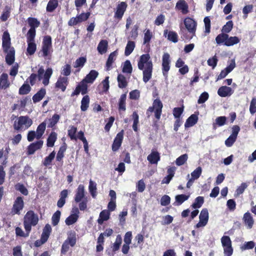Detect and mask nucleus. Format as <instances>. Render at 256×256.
I'll return each instance as SVG.
<instances>
[{
  "label": "nucleus",
  "mask_w": 256,
  "mask_h": 256,
  "mask_svg": "<svg viewBox=\"0 0 256 256\" xmlns=\"http://www.w3.org/2000/svg\"><path fill=\"white\" fill-rule=\"evenodd\" d=\"M149 54H142L138 62V66L140 70H143V81L147 82L152 78V62Z\"/></svg>",
  "instance_id": "f257e3e1"
},
{
  "label": "nucleus",
  "mask_w": 256,
  "mask_h": 256,
  "mask_svg": "<svg viewBox=\"0 0 256 256\" xmlns=\"http://www.w3.org/2000/svg\"><path fill=\"white\" fill-rule=\"evenodd\" d=\"M98 73L96 70H91L85 78L83 79L76 86L75 90L72 92L71 96H78L80 92L82 95L88 92L87 83H92L98 76Z\"/></svg>",
  "instance_id": "f03ea898"
},
{
  "label": "nucleus",
  "mask_w": 256,
  "mask_h": 256,
  "mask_svg": "<svg viewBox=\"0 0 256 256\" xmlns=\"http://www.w3.org/2000/svg\"><path fill=\"white\" fill-rule=\"evenodd\" d=\"M76 203H78V208L80 210L84 211L87 208L88 202V197L85 195L84 186L83 184H80L76 191L74 198Z\"/></svg>",
  "instance_id": "7ed1b4c3"
},
{
  "label": "nucleus",
  "mask_w": 256,
  "mask_h": 256,
  "mask_svg": "<svg viewBox=\"0 0 256 256\" xmlns=\"http://www.w3.org/2000/svg\"><path fill=\"white\" fill-rule=\"evenodd\" d=\"M38 222V216L33 210H30L27 212L24 218V226L26 232H27V236H29L32 226H36Z\"/></svg>",
  "instance_id": "20e7f679"
},
{
  "label": "nucleus",
  "mask_w": 256,
  "mask_h": 256,
  "mask_svg": "<svg viewBox=\"0 0 256 256\" xmlns=\"http://www.w3.org/2000/svg\"><path fill=\"white\" fill-rule=\"evenodd\" d=\"M32 123V120L28 116H20L18 118V121H14L13 126L16 130H25L28 129Z\"/></svg>",
  "instance_id": "39448f33"
},
{
  "label": "nucleus",
  "mask_w": 256,
  "mask_h": 256,
  "mask_svg": "<svg viewBox=\"0 0 256 256\" xmlns=\"http://www.w3.org/2000/svg\"><path fill=\"white\" fill-rule=\"evenodd\" d=\"M163 104L160 98H156L153 102L152 106H150L146 110V114L148 118H149L152 112H154V116L157 120L160 118L162 113Z\"/></svg>",
  "instance_id": "423d86ee"
},
{
  "label": "nucleus",
  "mask_w": 256,
  "mask_h": 256,
  "mask_svg": "<svg viewBox=\"0 0 256 256\" xmlns=\"http://www.w3.org/2000/svg\"><path fill=\"white\" fill-rule=\"evenodd\" d=\"M76 234L74 230H70L68 232V238L64 241L61 248V254H65L69 250L70 246L74 247L76 243Z\"/></svg>",
  "instance_id": "0eeeda50"
},
{
  "label": "nucleus",
  "mask_w": 256,
  "mask_h": 256,
  "mask_svg": "<svg viewBox=\"0 0 256 256\" xmlns=\"http://www.w3.org/2000/svg\"><path fill=\"white\" fill-rule=\"evenodd\" d=\"M52 50V40L50 36H46L44 37L42 48L39 54H42V56L46 58L48 56H51Z\"/></svg>",
  "instance_id": "6e6552de"
},
{
  "label": "nucleus",
  "mask_w": 256,
  "mask_h": 256,
  "mask_svg": "<svg viewBox=\"0 0 256 256\" xmlns=\"http://www.w3.org/2000/svg\"><path fill=\"white\" fill-rule=\"evenodd\" d=\"M53 71L51 68H46L44 72V68L41 66L38 70L37 78L39 80L42 79V84L45 86H48L50 82V79L52 74Z\"/></svg>",
  "instance_id": "1a4fd4ad"
},
{
  "label": "nucleus",
  "mask_w": 256,
  "mask_h": 256,
  "mask_svg": "<svg viewBox=\"0 0 256 256\" xmlns=\"http://www.w3.org/2000/svg\"><path fill=\"white\" fill-rule=\"evenodd\" d=\"M221 242L224 247L225 256H231L233 253V248L230 238L227 236H224L221 238Z\"/></svg>",
  "instance_id": "9d476101"
},
{
  "label": "nucleus",
  "mask_w": 256,
  "mask_h": 256,
  "mask_svg": "<svg viewBox=\"0 0 256 256\" xmlns=\"http://www.w3.org/2000/svg\"><path fill=\"white\" fill-rule=\"evenodd\" d=\"M27 22L28 26L30 27V30H28L26 36H30V38L32 36H36V28L40 26V22L36 18L29 17L27 19Z\"/></svg>",
  "instance_id": "9b49d317"
},
{
  "label": "nucleus",
  "mask_w": 256,
  "mask_h": 256,
  "mask_svg": "<svg viewBox=\"0 0 256 256\" xmlns=\"http://www.w3.org/2000/svg\"><path fill=\"white\" fill-rule=\"evenodd\" d=\"M170 56L168 52L164 54L162 57V72L166 78L168 76V71L170 68Z\"/></svg>",
  "instance_id": "f8f14e48"
},
{
  "label": "nucleus",
  "mask_w": 256,
  "mask_h": 256,
  "mask_svg": "<svg viewBox=\"0 0 256 256\" xmlns=\"http://www.w3.org/2000/svg\"><path fill=\"white\" fill-rule=\"evenodd\" d=\"M90 13L87 12L86 13L82 12L76 17H72L70 18L68 22V24L70 26H74L86 20L90 17Z\"/></svg>",
  "instance_id": "ddd939ff"
},
{
  "label": "nucleus",
  "mask_w": 256,
  "mask_h": 256,
  "mask_svg": "<svg viewBox=\"0 0 256 256\" xmlns=\"http://www.w3.org/2000/svg\"><path fill=\"white\" fill-rule=\"evenodd\" d=\"M24 207V202L23 198L22 196L17 197L14 202V204L11 210V214L12 215H19L20 214V212L23 209Z\"/></svg>",
  "instance_id": "4468645a"
},
{
  "label": "nucleus",
  "mask_w": 256,
  "mask_h": 256,
  "mask_svg": "<svg viewBox=\"0 0 256 256\" xmlns=\"http://www.w3.org/2000/svg\"><path fill=\"white\" fill-rule=\"evenodd\" d=\"M43 144L44 141L42 140H38L31 143L27 147L26 154L30 156L34 154L36 150L42 148Z\"/></svg>",
  "instance_id": "2eb2a0df"
},
{
  "label": "nucleus",
  "mask_w": 256,
  "mask_h": 256,
  "mask_svg": "<svg viewBox=\"0 0 256 256\" xmlns=\"http://www.w3.org/2000/svg\"><path fill=\"white\" fill-rule=\"evenodd\" d=\"M36 36L30 38V36H26V42H28V47L26 48V54L27 56L33 55L36 50V44L34 42Z\"/></svg>",
  "instance_id": "dca6fc26"
},
{
  "label": "nucleus",
  "mask_w": 256,
  "mask_h": 256,
  "mask_svg": "<svg viewBox=\"0 0 256 256\" xmlns=\"http://www.w3.org/2000/svg\"><path fill=\"white\" fill-rule=\"evenodd\" d=\"M128 6V4L126 2H120L116 6V11L114 12V18L118 20H120Z\"/></svg>",
  "instance_id": "f3484780"
},
{
  "label": "nucleus",
  "mask_w": 256,
  "mask_h": 256,
  "mask_svg": "<svg viewBox=\"0 0 256 256\" xmlns=\"http://www.w3.org/2000/svg\"><path fill=\"white\" fill-rule=\"evenodd\" d=\"M124 130L117 134L112 144V148L113 152L118 151L122 146L124 138Z\"/></svg>",
  "instance_id": "a211bd4d"
},
{
  "label": "nucleus",
  "mask_w": 256,
  "mask_h": 256,
  "mask_svg": "<svg viewBox=\"0 0 256 256\" xmlns=\"http://www.w3.org/2000/svg\"><path fill=\"white\" fill-rule=\"evenodd\" d=\"M236 67L235 60L232 59L228 66L224 69L222 70L220 74L218 76L216 81L224 78L230 72Z\"/></svg>",
  "instance_id": "6ab92c4d"
},
{
  "label": "nucleus",
  "mask_w": 256,
  "mask_h": 256,
  "mask_svg": "<svg viewBox=\"0 0 256 256\" xmlns=\"http://www.w3.org/2000/svg\"><path fill=\"white\" fill-rule=\"evenodd\" d=\"M199 218L200 221L196 224V228L204 226L207 224L208 220V212L207 208H204L201 210Z\"/></svg>",
  "instance_id": "aec40b11"
},
{
  "label": "nucleus",
  "mask_w": 256,
  "mask_h": 256,
  "mask_svg": "<svg viewBox=\"0 0 256 256\" xmlns=\"http://www.w3.org/2000/svg\"><path fill=\"white\" fill-rule=\"evenodd\" d=\"M11 46L10 38L9 33L6 31L3 33L2 36V48L4 52H7L10 50Z\"/></svg>",
  "instance_id": "412c9836"
},
{
  "label": "nucleus",
  "mask_w": 256,
  "mask_h": 256,
  "mask_svg": "<svg viewBox=\"0 0 256 256\" xmlns=\"http://www.w3.org/2000/svg\"><path fill=\"white\" fill-rule=\"evenodd\" d=\"M184 23L186 27L185 29L190 32L196 33L197 23L194 19L187 17L184 19Z\"/></svg>",
  "instance_id": "4be33fe9"
},
{
  "label": "nucleus",
  "mask_w": 256,
  "mask_h": 256,
  "mask_svg": "<svg viewBox=\"0 0 256 256\" xmlns=\"http://www.w3.org/2000/svg\"><path fill=\"white\" fill-rule=\"evenodd\" d=\"M68 84V77H62L60 76L56 83V88L64 92L66 86Z\"/></svg>",
  "instance_id": "5701e85b"
},
{
  "label": "nucleus",
  "mask_w": 256,
  "mask_h": 256,
  "mask_svg": "<svg viewBox=\"0 0 256 256\" xmlns=\"http://www.w3.org/2000/svg\"><path fill=\"white\" fill-rule=\"evenodd\" d=\"M73 212H74L75 214H70L66 219L65 222L68 226L72 225L76 222L78 218V208H73Z\"/></svg>",
  "instance_id": "b1692460"
},
{
  "label": "nucleus",
  "mask_w": 256,
  "mask_h": 256,
  "mask_svg": "<svg viewBox=\"0 0 256 256\" xmlns=\"http://www.w3.org/2000/svg\"><path fill=\"white\" fill-rule=\"evenodd\" d=\"M242 220L244 224L246 226L247 228L251 229L252 228L254 220L250 212H248L244 214Z\"/></svg>",
  "instance_id": "393cba45"
},
{
  "label": "nucleus",
  "mask_w": 256,
  "mask_h": 256,
  "mask_svg": "<svg viewBox=\"0 0 256 256\" xmlns=\"http://www.w3.org/2000/svg\"><path fill=\"white\" fill-rule=\"evenodd\" d=\"M10 83L6 73H2L0 76V90H6L10 87Z\"/></svg>",
  "instance_id": "a878e982"
},
{
  "label": "nucleus",
  "mask_w": 256,
  "mask_h": 256,
  "mask_svg": "<svg viewBox=\"0 0 256 256\" xmlns=\"http://www.w3.org/2000/svg\"><path fill=\"white\" fill-rule=\"evenodd\" d=\"M117 55L118 52L115 50L111 52L108 56L106 64V71H109L112 69V63L116 60Z\"/></svg>",
  "instance_id": "bb28decb"
},
{
  "label": "nucleus",
  "mask_w": 256,
  "mask_h": 256,
  "mask_svg": "<svg viewBox=\"0 0 256 256\" xmlns=\"http://www.w3.org/2000/svg\"><path fill=\"white\" fill-rule=\"evenodd\" d=\"M6 56V62L8 65H12L14 64L15 60V50L14 47H12L10 50H8Z\"/></svg>",
  "instance_id": "cd10ccee"
},
{
  "label": "nucleus",
  "mask_w": 256,
  "mask_h": 256,
  "mask_svg": "<svg viewBox=\"0 0 256 256\" xmlns=\"http://www.w3.org/2000/svg\"><path fill=\"white\" fill-rule=\"evenodd\" d=\"M164 36L167 37L168 40L174 43L178 42V34L174 31H168V30H165L164 32Z\"/></svg>",
  "instance_id": "c85d7f7f"
},
{
  "label": "nucleus",
  "mask_w": 256,
  "mask_h": 256,
  "mask_svg": "<svg viewBox=\"0 0 256 256\" xmlns=\"http://www.w3.org/2000/svg\"><path fill=\"white\" fill-rule=\"evenodd\" d=\"M110 212L107 210H102L100 214L99 218L97 220L98 224L102 225L104 221L109 220L110 218Z\"/></svg>",
  "instance_id": "c756f323"
},
{
  "label": "nucleus",
  "mask_w": 256,
  "mask_h": 256,
  "mask_svg": "<svg viewBox=\"0 0 256 256\" xmlns=\"http://www.w3.org/2000/svg\"><path fill=\"white\" fill-rule=\"evenodd\" d=\"M180 34L181 38L184 40H190L196 36V33L190 32L184 28H180Z\"/></svg>",
  "instance_id": "7c9ffc66"
},
{
  "label": "nucleus",
  "mask_w": 256,
  "mask_h": 256,
  "mask_svg": "<svg viewBox=\"0 0 256 256\" xmlns=\"http://www.w3.org/2000/svg\"><path fill=\"white\" fill-rule=\"evenodd\" d=\"M232 93V88L226 86H222L218 90V94L221 97L230 96Z\"/></svg>",
  "instance_id": "2f4dec72"
},
{
  "label": "nucleus",
  "mask_w": 256,
  "mask_h": 256,
  "mask_svg": "<svg viewBox=\"0 0 256 256\" xmlns=\"http://www.w3.org/2000/svg\"><path fill=\"white\" fill-rule=\"evenodd\" d=\"M176 7L178 9L181 10L184 14H186L188 12V5L184 0H179L176 4Z\"/></svg>",
  "instance_id": "473e14b6"
},
{
  "label": "nucleus",
  "mask_w": 256,
  "mask_h": 256,
  "mask_svg": "<svg viewBox=\"0 0 256 256\" xmlns=\"http://www.w3.org/2000/svg\"><path fill=\"white\" fill-rule=\"evenodd\" d=\"M46 90L45 88H40L36 94H34L32 98L34 103H36L40 101L45 96Z\"/></svg>",
  "instance_id": "72a5a7b5"
},
{
  "label": "nucleus",
  "mask_w": 256,
  "mask_h": 256,
  "mask_svg": "<svg viewBox=\"0 0 256 256\" xmlns=\"http://www.w3.org/2000/svg\"><path fill=\"white\" fill-rule=\"evenodd\" d=\"M68 196V190H62L60 193V198L58 201L57 206L58 208H62L66 203V199Z\"/></svg>",
  "instance_id": "f704fd0d"
},
{
  "label": "nucleus",
  "mask_w": 256,
  "mask_h": 256,
  "mask_svg": "<svg viewBox=\"0 0 256 256\" xmlns=\"http://www.w3.org/2000/svg\"><path fill=\"white\" fill-rule=\"evenodd\" d=\"M147 160L151 164H156L160 160V154L158 152H152L148 156Z\"/></svg>",
  "instance_id": "c9c22d12"
},
{
  "label": "nucleus",
  "mask_w": 256,
  "mask_h": 256,
  "mask_svg": "<svg viewBox=\"0 0 256 256\" xmlns=\"http://www.w3.org/2000/svg\"><path fill=\"white\" fill-rule=\"evenodd\" d=\"M108 48V42L106 40H102L98 46V50L100 54H102L106 53Z\"/></svg>",
  "instance_id": "e433bc0d"
},
{
  "label": "nucleus",
  "mask_w": 256,
  "mask_h": 256,
  "mask_svg": "<svg viewBox=\"0 0 256 256\" xmlns=\"http://www.w3.org/2000/svg\"><path fill=\"white\" fill-rule=\"evenodd\" d=\"M57 134L54 132H52L49 134L46 142L48 147H52L57 140Z\"/></svg>",
  "instance_id": "4c0bfd02"
},
{
  "label": "nucleus",
  "mask_w": 256,
  "mask_h": 256,
  "mask_svg": "<svg viewBox=\"0 0 256 256\" xmlns=\"http://www.w3.org/2000/svg\"><path fill=\"white\" fill-rule=\"evenodd\" d=\"M46 121H44L38 126L36 130V134H37L38 140H40L44 133L46 128Z\"/></svg>",
  "instance_id": "58836bf2"
},
{
  "label": "nucleus",
  "mask_w": 256,
  "mask_h": 256,
  "mask_svg": "<svg viewBox=\"0 0 256 256\" xmlns=\"http://www.w3.org/2000/svg\"><path fill=\"white\" fill-rule=\"evenodd\" d=\"M117 80L118 82V86L120 88H126L128 84L126 78L122 74H118L117 77Z\"/></svg>",
  "instance_id": "ea45409f"
},
{
  "label": "nucleus",
  "mask_w": 256,
  "mask_h": 256,
  "mask_svg": "<svg viewBox=\"0 0 256 256\" xmlns=\"http://www.w3.org/2000/svg\"><path fill=\"white\" fill-rule=\"evenodd\" d=\"M240 42V39L238 36H229L228 34V38L224 45L227 46H230L239 43Z\"/></svg>",
  "instance_id": "a19ab883"
},
{
  "label": "nucleus",
  "mask_w": 256,
  "mask_h": 256,
  "mask_svg": "<svg viewBox=\"0 0 256 256\" xmlns=\"http://www.w3.org/2000/svg\"><path fill=\"white\" fill-rule=\"evenodd\" d=\"M198 120V117L196 115L192 114L186 120L184 126L186 128L190 127L194 125Z\"/></svg>",
  "instance_id": "79ce46f5"
},
{
  "label": "nucleus",
  "mask_w": 256,
  "mask_h": 256,
  "mask_svg": "<svg viewBox=\"0 0 256 256\" xmlns=\"http://www.w3.org/2000/svg\"><path fill=\"white\" fill-rule=\"evenodd\" d=\"M189 195H186L184 194L176 195L175 197V202L174 204L175 206H180L184 202L188 200Z\"/></svg>",
  "instance_id": "37998d69"
},
{
  "label": "nucleus",
  "mask_w": 256,
  "mask_h": 256,
  "mask_svg": "<svg viewBox=\"0 0 256 256\" xmlns=\"http://www.w3.org/2000/svg\"><path fill=\"white\" fill-rule=\"evenodd\" d=\"M58 0H50L46 8V12H53L58 6Z\"/></svg>",
  "instance_id": "c03bdc74"
},
{
  "label": "nucleus",
  "mask_w": 256,
  "mask_h": 256,
  "mask_svg": "<svg viewBox=\"0 0 256 256\" xmlns=\"http://www.w3.org/2000/svg\"><path fill=\"white\" fill-rule=\"evenodd\" d=\"M56 156V152L54 150L48 156H46L42 162V164L47 167L52 164V162L54 160Z\"/></svg>",
  "instance_id": "a18cd8bd"
},
{
  "label": "nucleus",
  "mask_w": 256,
  "mask_h": 256,
  "mask_svg": "<svg viewBox=\"0 0 256 256\" xmlns=\"http://www.w3.org/2000/svg\"><path fill=\"white\" fill-rule=\"evenodd\" d=\"M90 104V97L88 95L84 96L81 101L80 109L82 112L86 111L88 106Z\"/></svg>",
  "instance_id": "49530a36"
},
{
  "label": "nucleus",
  "mask_w": 256,
  "mask_h": 256,
  "mask_svg": "<svg viewBox=\"0 0 256 256\" xmlns=\"http://www.w3.org/2000/svg\"><path fill=\"white\" fill-rule=\"evenodd\" d=\"M226 118L225 116H218L216 119V122L213 124V129L216 128V126H219L224 125L226 123Z\"/></svg>",
  "instance_id": "de8ad7c7"
},
{
  "label": "nucleus",
  "mask_w": 256,
  "mask_h": 256,
  "mask_svg": "<svg viewBox=\"0 0 256 256\" xmlns=\"http://www.w3.org/2000/svg\"><path fill=\"white\" fill-rule=\"evenodd\" d=\"M136 44L135 42L133 41H128L126 46L125 48L124 54L126 56L130 55L133 52Z\"/></svg>",
  "instance_id": "09e8293b"
},
{
  "label": "nucleus",
  "mask_w": 256,
  "mask_h": 256,
  "mask_svg": "<svg viewBox=\"0 0 256 256\" xmlns=\"http://www.w3.org/2000/svg\"><path fill=\"white\" fill-rule=\"evenodd\" d=\"M126 94H122L120 96V98L118 101V110L125 111L126 110Z\"/></svg>",
  "instance_id": "8fccbe9b"
},
{
  "label": "nucleus",
  "mask_w": 256,
  "mask_h": 256,
  "mask_svg": "<svg viewBox=\"0 0 256 256\" xmlns=\"http://www.w3.org/2000/svg\"><path fill=\"white\" fill-rule=\"evenodd\" d=\"M30 86L27 83H24L19 88L18 94L20 95L28 94L31 90Z\"/></svg>",
  "instance_id": "3c124183"
},
{
  "label": "nucleus",
  "mask_w": 256,
  "mask_h": 256,
  "mask_svg": "<svg viewBox=\"0 0 256 256\" xmlns=\"http://www.w3.org/2000/svg\"><path fill=\"white\" fill-rule=\"evenodd\" d=\"M60 118V116L59 114H54L52 118L48 120V127L50 128H54L58 122Z\"/></svg>",
  "instance_id": "603ef678"
},
{
  "label": "nucleus",
  "mask_w": 256,
  "mask_h": 256,
  "mask_svg": "<svg viewBox=\"0 0 256 256\" xmlns=\"http://www.w3.org/2000/svg\"><path fill=\"white\" fill-rule=\"evenodd\" d=\"M228 38V34L222 32L221 34H218L216 38V43L218 45L226 44V41Z\"/></svg>",
  "instance_id": "864d4df0"
},
{
  "label": "nucleus",
  "mask_w": 256,
  "mask_h": 256,
  "mask_svg": "<svg viewBox=\"0 0 256 256\" xmlns=\"http://www.w3.org/2000/svg\"><path fill=\"white\" fill-rule=\"evenodd\" d=\"M11 8L8 6H6L2 15L0 16V19L2 22H6L8 20V18L10 16Z\"/></svg>",
  "instance_id": "5fc2aeb1"
},
{
  "label": "nucleus",
  "mask_w": 256,
  "mask_h": 256,
  "mask_svg": "<svg viewBox=\"0 0 256 256\" xmlns=\"http://www.w3.org/2000/svg\"><path fill=\"white\" fill-rule=\"evenodd\" d=\"M61 212L60 210H56L52 216V224L53 226H56L60 222Z\"/></svg>",
  "instance_id": "6e6d98bb"
},
{
  "label": "nucleus",
  "mask_w": 256,
  "mask_h": 256,
  "mask_svg": "<svg viewBox=\"0 0 256 256\" xmlns=\"http://www.w3.org/2000/svg\"><path fill=\"white\" fill-rule=\"evenodd\" d=\"M204 202V198L203 196H198L196 198L194 202L192 204V207L194 208H200Z\"/></svg>",
  "instance_id": "4d7b16f0"
},
{
  "label": "nucleus",
  "mask_w": 256,
  "mask_h": 256,
  "mask_svg": "<svg viewBox=\"0 0 256 256\" xmlns=\"http://www.w3.org/2000/svg\"><path fill=\"white\" fill-rule=\"evenodd\" d=\"M233 26L234 24L232 21H228V22H226V24L222 26V32L224 34H228L232 30Z\"/></svg>",
  "instance_id": "13d9d810"
},
{
  "label": "nucleus",
  "mask_w": 256,
  "mask_h": 256,
  "mask_svg": "<svg viewBox=\"0 0 256 256\" xmlns=\"http://www.w3.org/2000/svg\"><path fill=\"white\" fill-rule=\"evenodd\" d=\"M88 189L90 194L93 198H96V182L90 180Z\"/></svg>",
  "instance_id": "bf43d9fd"
},
{
  "label": "nucleus",
  "mask_w": 256,
  "mask_h": 256,
  "mask_svg": "<svg viewBox=\"0 0 256 256\" xmlns=\"http://www.w3.org/2000/svg\"><path fill=\"white\" fill-rule=\"evenodd\" d=\"M122 71L124 73H127L129 74H130L132 72V67L130 62L129 60H126L124 62Z\"/></svg>",
  "instance_id": "052dcab7"
},
{
  "label": "nucleus",
  "mask_w": 256,
  "mask_h": 256,
  "mask_svg": "<svg viewBox=\"0 0 256 256\" xmlns=\"http://www.w3.org/2000/svg\"><path fill=\"white\" fill-rule=\"evenodd\" d=\"M132 117L134 120L132 128L134 132H137L138 130V125L139 122V116L136 112H134Z\"/></svg>",
  "instance_id": "680f3d73"
},
{
  "label": "nucleus",
  "mask_w": 256,
  "mask_h": 256,
  "mask_svg": "<svg viewBox=\"0 0 256 256\" xmlns=\"http://www.w3.org/2000/svg\"><path fill=\"white\" fill-rule=\"evenodd\" d=\"M188 156L185 154L181 155L176 159V164L178 166L183 165L188 160Z\"/></svg>",
  "instance_id": "e2e57ef3"
},
{
  "label": "nucleus",
  "mask_w": 256,
  "mask_h": 256,
  "mask_svg": "<svg viewBox=\"0 0 256 256\" xmlns=\"http://www.w3.org/2000/svg\"><path fill=\"white\" fill-rule=\"evenodd\" d=\"M86 62V57L81 56L75 62V64L74 65V67L76 68H82L84 65L85 63Z\"/></svg>",
  "instance_id": "0e129e2a"
},
{
  "label": "nucleus",
  "mask_w": 256,
  "mask_h": 256,
  "mask_svg": "<svg viewBox=\"0 0 256 256\" xmlns=\"http://www.w3.org/2000/svg\"><path fill=\"white\" fill-rule=\"evenodd\" d=\"M71 73V66L69 64H66L62 66L61 74L64 75V77H67L70 76Z\"/></svg>",
  "instance_id": "69168bd1"
},
{
  "label": "nucleus",
  "mask_w": 256,
  "mask_h": 256,
  "mask_svg": "<svg viewBox=\"0 0 256 256\" xmlns=\"http://www.w3.org/2000/svg\"><path fill=\"white\" fill-rule=\"evenodd\" d=\"M76 128L73 126H70V128L68 130V136L72 140H76Z\"/></svg>",
  "instance_id": "338daca9"
},
{
  "label": "nucleus",
  "mask_w": 256,
  "mask_h": 256,
  "mask_svg": "<svg viewBox=\"0 0 256 256\" xmlns=\"http://www.w3.org/2000/svg\"><path fill=\"white\" fill-rule=\"evenodd\" d=\"M250 112L253 115L256 112V98H252L250 106Z\"/></svg>",
  "instance_id": "774afa93"
}]
</instances>
